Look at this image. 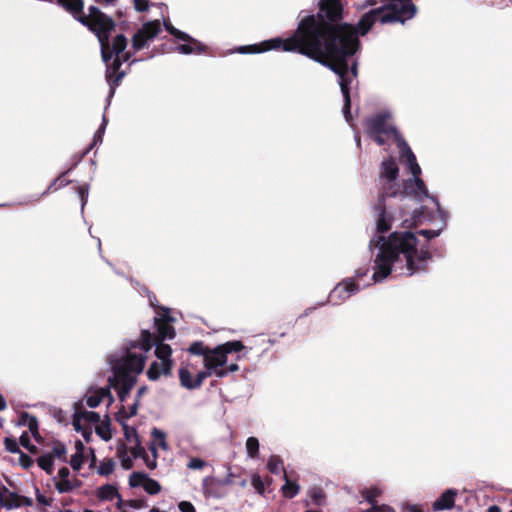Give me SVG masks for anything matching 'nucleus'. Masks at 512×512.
Returning <instances> with one entry per match:
<instances>
[{"label": "nucleus", "instance_id": "obj_1", "mask_svg": "<svg viewBox=\"0 0 512 512\" xmlns=\"http://www.w3.org/2000/svg\"><path fill=\"white\" fill-rule=\"evenodd\" d=\"M416 14L411 0H320L319 13L303 17L294 34L259 44L239 46L240 54H259L282 49L297 52L328 67L338 75L344 98L343 114L347 122L352 119L350 86L357 78V62L349 67L347 58L360 47L358 34L365 35L376 23L401 22Z\"/></svg>", "mask_w": 512, "mask_h": 512}, {"label": "nucleus", "instance_id": "obj_2", "mask_svg": "<svg viewBox=\"0 0 512 512\" xmlns=\"http://www.w3.org/2000/svg\"><path fill=\"white\" fill-rule=\"evenodd\" d=\"M394 221L390 212L382 211L376 223V233L369 242L374 283L384 281L392 273L399 276L424 273L431 259L428 244L421 243L415 233L395 231L387 237L383 235L392 228Z\"/></svg>", "mask_w": 512, "mask_h": 512}, {"label": "nucleus", "instance_id": "obj_3", "mask_svg": "<svg viewBox=\"0 0 512 512\" xmlns=\"http://www.w3.org/2000/svg\"><path fill=\"white\" fill-rule=\"evenodd\" d=\"M77 19L97 35L102 59L107 65L106 77L110 86V98L125 75L124 72H118L120 66L130 59L129 53L125 52L127 39L119 34L113 39L112 44L109 43L108 33L113 29L114 22L95 6H90L89 13L80 15Z\"/></svg>", "mask_w": 512, "mask_h": 512}, {"label": "nucleus", "instance_id": "obj_4", "mask_svg": "<svg viewBox=\"0 0 512 512\" xmlns=\"http://www.w3.org/2000/svg\"><path fill=\"white\" fill-rule=\"evenodd\" d=\"M152 346V335L145 330L142 331L139 341H130L109 355L108 363L113 372V376L108 379L109 386L121 385L118 392L121 401L129 394L136 382V376L142 373Z\"/></svg>", "mask_w": 512, "mask_h": 512}, {"label": "nucleus", "instance_id": "obj_5", "mask_svg": "<svg viewBox=\"0 0 512 512\" xmlns=\"http://www.w3.org/2000/svg\"><path fill=\"white\" fill-rule=\"evenodd\" d=\"M400 161L409 169L412 177L405 180L400 185L401 195H397L400 201H404L407 197H411L418 202L423 201L425 198L431 201L434 195H430L424 181L420 178L421 167L417 163L416 156L407 144L406 141L400 142Z\"/></svg>", "mask_w": 512, "mask_h": 512}, {"label": "nucleus", "instance_id": "obj_6", "mask_svg": "<svg viewBox=\"0 0 512 512\" xmlns=\"http://www.w3.org/2000/svg\"><path fill=\"white\" fill-rule=\"evenodd\" d=\"M245 349L241 341H228L211 348L203 359L205 370L203 372L207 377L216 376L217 378L226 377L224 366L227 364L228 355L232 352H240Z\"/></svg>", "mask_w": 512, "mask_h": 512}, {"label": "nucleus", "instance_id": "obj_7", "mask_svg": "<svg viewBox=\"0 0 512 512\" xmlns=\"http://www.w3.org/2000/svg\"><path fill=\"white\" fill-rule=\"evenodd\" d=\"M392 114L382 111L366 120V132L378 145L382 146L393 139L400 150V142L405 141L391 122Z\"/></svg>", "mask_w": 512, "mask_h": 512}, {"label": "nucleus", "instance_id": "obj_8", "mask_svg": "<svg viewBox=\"0 0 512 512\" xmlns=\"http://www.w3.org/2000/svg\"><path fill=\"white\" fill-rule=\"evenodd\" d=\"M399 167L396 160L392 157L386 158L381 162L379 182L381 184L382 194L380 205L382 211H387V198L401 195L400 184L398 183Z\"/></svg>", "mask_w": 512, "mask_h": 512}, {"label": "nucleus", "instance_id": "obj_9", "mask_svg": "<svg viewBox=\"0 0 512 512\" xmlns=\"http://www.w3.org/2000/svg\"><path fill=\"white\" fill-rule=\"evenodd\" d=\"M368 272L369 268L367 267L357 268L353 277L347 278L337 284L329 294L331 303L338 305L349 299L352 295L358 293L361 288L372 285L374 283L372 279L362 285L360 283L361 280L368 275Z\"/></svg>", "mask_w": 512, "mask_h": 512}, {"label": "nucleus", "instance_id": "obj_10", "mask_svg": "<svg viewBox=\"0 0 512 512\" xmlns=\"http://www.w3.org/2000/svg\"><path fill=\"white\" fill-rule=\"evenodd\" d=\"M165 29L174 37L179 40L188 42V44H182L175 48L180 54L189 55L192 53H202L205 51L206 46L198 40L192 38L189 34L175 28L171 23L164 22Z\"/></svg>", "mask_w": 512, "mask_h": 512}, {"label": "nucleus", "instance_id": "obj_11", "mask_svg": "<svg viewBox=\"0 0 512 512\" xmlns=\"http://www.w3.org/2000/svg\"><path fill=\"white\" fill-rule=\"evenodd\" d=\"M206 378L207 376L203 370L196 371V366L191 363L179 369L180 384L188 390L199 388Z\"/></svg>", "mask_w": 512, "mask_h": 512}, {"label": "nucleus", "instance_id": "obj_12", "mask_svg": "<svg viewBox=\"0 0 512 512\" xmlns=\"http://www.w3.org/2000/svg\"><path fill=\"white\" fill-rule=\"evenodd\" d=\"M161 31L160 22L158 20L145 23L140 30L132 38V46L138 51L144 48L147 43L153 40Z\"/></svg>", "mask_w": 512, "mask_h": 512}, {"label": "nucleus", "instance_id": "obj_13", "mask_svg": "<svg viewBox=\"0 0 512 512\" xmlns=\"http://www.w3.org/2000/svg\"><path fill=\"white\" fill-rule=\"evenodd\" d=\"M431 202L436 206L438 226L434 229H421L418 232V234L425 237L427 241L440 236L442 231L445 229L449 219L448 212L442 208L437 197H432Z\"/></svg>", "mask_w": 512, "mask_h": 512}, {"label": "nucleus", "instance_id": "obj_14", "mask_svg": "<svg viewBox=\"0 0 512 512\" xmlns=\"http://www.w3.org/2000/svg\"><path fill=\"white\" fill-rule=\"evenodd\" d=\"M100 415L94 411H87L82 408V404H75L74 414L72 419V426L74 430H79L82 424L92 426L99 425Z\"/></svg>", "mask_w": 512, "mask_h": 512}, {"label": "nucleus", "instance_id": "obj_15", "mask_svg": "<svg viewBox=\"0 0 512 512\" xmlns=\"http://www.w3.org/2000/svg\"><path fill=\"white\" fill-rule=\"evenodd\" d=\"M423 222L436 223V225L438 226V218L435 205L432 209H429L428 207L425 206H421L418 210H415L413 212L410 219L404 218L401 224L403 226L409 227Z\"/></svg>", "mask_w": 512, "mask_h": 512}, {"label": "nucleus", "instance_id": "obj_16", "mask_svg": "<svg viewBox=\"0 0 512 512\" xmlns=\"http://www.w3.org/2000/svg\"><path fill=\"white\" fill-rule=\"evenodd\" d=\"M85 399L87 406L90 408H95L105 401H107V405L110 406L114 401L110 386L89 389L86 392Z\"/></svg>", "mask_w": 512, "mask_h": 512}, {"label": "nucleus", "instance_id": "obj_17", "mask_svg": "<svg viewBox=\"0 0 512 512\" xmlns=\"http://www.w3.org/2000/svg\"><path fill=\"white\" fill-rule=\"evenodd\" d=\"M458 495L456 489L450 488L445 490L440 497L432 504L433 511L451 510L455 505V498Z\"/></svg>", "mask_w": 512, "mask_h": 512}, {"label": "nucleus", "instance_id": "obj_18", "mask_svg": "<svg viewBox=\"0 0 512 512\" xmlns=\"http://www.w3.org/2000/svg\"><path fill=\"white\" fill-rule=\"evenodd\" d=\"M0 503L7 510L16 509L22 506V496L3 487L0 490Z\"/></svg>", "mask_w": 512, "mask_h": 512}, {"label": "nucleus", "instance_id": "obj_19", "mask_svg": "<svg viewBox=\"0 0 512 512\" xmlns=\"http://www.w3.org/2000/svg\"><path fill=\"white\" fill-rule=\"evenodd\" d=\"M140 481H142L143 488L148 494L155 495L161 491V486L156 480L147 478L140 473H134L131 476V485H138Z\"/></svg>", "mask_w": 512, "mask_h": 512}, {"label": "nucleus", "instance_id": "obj_20", "mask_svg": "<svg viewBox=\"0 0 512 512\" xmlns=\"http://www.w3.org/2000/svg\"><path fill=\"white\" fill-rule=\"evenodd\" d=\"M172 367V363H163L159 360L154 361L147 371V376L150 380L156 381L161 376H168L171 373Z\"/></svg>", "mask_w": 512, "mask_h": 512}, {"label": "nucleus", "instance_id": "obj_21", "mask_svg": "<svg viewBox=\"0 0 512 512\" xmlns=\"http://www.w3.org/2000/svg\"><path fill=\"white\" fill-rule=\"evenodd\" d=\"M163 317L165 318V321H160L155 318L157 332L162 341L165 339H172L175 336L174 328L168 323L173 321V318L168 317L166 314H164Z\"/></svg>", "mask_w": 512, "mask_h": 512}, {"label": "nucleus", "instance_id": "obj_22", "mask_svg": "<svg viewBox=\"0 0 512 512\" xmlns=\"http://www.w3.org/2000/svg\"><path fill=\"white\" fill-rule=\"evenodd\" d=\"M54 481L55 488L60 494L72 492L73 490L77 489L80 486V482L77 479L70 480L55 478Z\"/></svg>", "mask_w": 512, "mask_h": 512}, {"label": "nucleus", "instance_id": "obj_23", "mask_svg": "<svg viewBox=\"0 0 512 512\" xmlns=\"http://www.w3.org/2000/svg\"><path fill=\"white\" fill-rule=\"evenodd\" d=\"M383 494V489L379 486H371L365 488L361 495L363 499L369 503L371 506L377 505V498H379Z\"/></svg>", "mask_w": 512, "mask_h": 512}, {"label": "nucleus", "instance_id": "obj_24", "mask_svg": "<svg viewBox=\"0 0 512 512\" xmlns=\"http://www.w3.org/2000/svg\"><path fill=\"white\" fill-rule=\"evenodd\" d=\"M119 496L117 488L112 484H106L97 489V497L101 501H111Z\"/></svg>", "mask_w": 512, "mask_h": 512}, {"label": "nucleus", "instance_id": "obj_25", "mask_svg": "<svg viewBox=\"0 0 512 512\" xmlns=\"http://www.w3.org/2000/svg\"><path fill=\"white\" fill-rule=\"evenodd\" d=\"M155 355L157 357V360L163 363L169 362L173 364V361L171 359L172 349L168 344H164L162 342L157 343Z\"/></svg>", "mask_w": 512, "mask_h": 512}, {"label": "nucleus", "instance_id": "obj_26", "mask_svg": "<svg viewBox=\"0 0 512 512\" xmlns=\"http://www.w3.org/2000/svg\"><path fill=\"white\" fill-rule=\"evenodd\" d=\"M260 443L258 438L250 436L245 443L246 456L248 459H256L259 456Z\"/></svg>", "mask_w": 512, "mask_h": 512}, {"label": "nucleus", "instance_id": "obj_27", "mask_svg": "<svg viewBox=\"0 0 512 512\" xmlns=\"http://www.w3.org/2000/svg\"><path fill=\"white\" fill-rule=\"evenodd\" d=\"M283 478L285 480V483L281 488L283 495L287 498L295 497L300 491V486L296 482L289 480L285 472Z\"/></svg>", "mask_w": 512, "mask_h": 512}, {"label": "nucleus", "instance_id": "obj_28", "mask_svg": "<svg viewBox=\"0 0 512 512\" xmlns=\"http://www.w3.org/2000/svg\"><path fill=\"white\" fill-rule=\"evenodd\" d=\"M267 469L272 474H276V475H278L282 472H285L284 471V463H283L282 459L275 455L270 456V458L268 459Z\"/></svg>", "mask_w": 512, "mask_h": 512}, {"label": "nucleus", "instance_id": "obj_29", "mask_svg": "<svg viewBox=\"0 0 512 512\" xmlns=\"http://www.w3.org/2000/svg\"><path fill=\"white\" fill-rule=\"evenodd\" d=\"M57 2L74 14L80 13L84 6L82 0H57Z\"/></svg>", "mask_w": 512, "mask_h": 512}, {"label": "nucleus", "instance_id": "obj_30", "mask_svg": "<svg viewBox=\"0 0 512 512\" xmlns=\"http://www.w3.org/2000/svg\"><path fill=\"white\" fill-rule=\"evenodd\" d=\"M106 126H107V119L105 116H103L101 126L94 134L93 141H92L91 145L84 151L83 155H86L98 143H102V139H103V135L105 133Z\"/></svg>", "mask_w": 512, "mask_h": 512}, {"label": "nucleus", "instance_id": "obj_31", "mask_svg": "<svg viewBox=\"0 0 512 512\" xmlns=\"http://www.w3.org/2000/svg\"><path fill=\"white\" fill-rule=\"evenodd\" d=\"M308 495L314 505H322L324 503L325 495L320 487H311L308 490Z\"/></svg>", "mask_w": 512, "mask_h": 512}, {"label": "nucleus", "instance_id": "obj_32", "mask_svg": "<svg viewBox=\"0 0 512 512\" xmlns=\"http://www.w3.org/2000/svg\"><path fill=\"white\" fill-rule=\"evenodd\" d=\"M210 349L211 348L205 346L203 342L196 341L190 345L188 351L193 355L202 356L203 359H205V355L208 353Z\"/></svg>", "mask_w": 512, "mask_h": 512}, {"label": "nucleus", "instance_id": "obj_33", "mask_svg": "<svg viewBox=\"0 0 512 512\" xmlns=\"http://www.w3.org/2000/svg\"><path fill=\"white\" fill-rule=\"evenodd\" d=\"M53 455L45 454L38 458V465L41 469L46 471L48 474L52 473L53 470Z\"/></svg>", "mask_w": 512, "mask_h": 512}, {"label": "nucleus", "instance_id": "obj_34", "mask_svg": "<svg viewBox=\"0 0 512 512\" xmlns=\"http://www.w3.org/2000/svg\"><path fill=\"white\" fill-rule=\"evenodd\" d=\"M114 466L115 462L112 459H106L99 464L97 472L100 475L107 476L113 472Z\"/></svg>", "mask_w": 512, "mask_h": 512}, {"label": "nucleus", "instance_id": "obj_35", "mask_svg": "<svg viewBox=\"0 0 512 512\" xmlns=\"http://www.w3.org/2000/svg\"><path fill=\"white\" fill-rule=\"evenodd\" d=\"M152 435L154 437L155 442L161 449L165 451L168 450V444L166 442L165 433L163 431L159 429H154L152 431Z\"/></svg>", "mask_w": 512, "mask_h": 512}, {"label": "nucleus", "instance_id": "obj_36", "mask_svg": "<svg viewBox=\"0 0 512 512\" xmlns=\"http://www.w3.org/2000/svg\"><path fill=\"white\" fill-rule=\"evenodd\" d=\"M66 454H67V449H66L65 445H63L62 443H57L53 447L51 455H53V458L57 457L61 461L66 462L67 461Z\"/></svg>", "mask_w": 512, "mask_h": 512}, {"label": "nucleus", "instance_id": "obj_37", "mask_svg": "<svg viewBox=\"0 0 512 512\" xmlns=\"http://www.w3.org/2000/svg\"><path fill=\"white\" fill-rule=\"evenodd\" d=\"M83 463H84L83 453L75 452L70 459V465H71L72 469L78 471L79 469H81Z\"/></svg>", "mask_w": 512, "mask_h": 512}, {"label": "nucleus", "instance_id": "obj_38", "mask_svg": "<svg viewBox=\"0 0 512 512\" xmlns=\"http://www.w3.org/2000/svg\"><path fill=\"white\" fill-rule=\"evenodd\" d=\"M362 512H396V510L388 504H377Z\"/></svg>", "mask_w": 512, "mask_h": 512}, {"label": "nucleus", "instance_id": "obj_39", "mask_svg": "<svg viewBox=\"0 0 512 512\" xmlns=\"http://www.w3.org/2000/svg\"><path fill=\"white\" fill-rule=\"evenodd\" d=\"M206 466V462L201 458L194 457L189 460L187 463V468L191 470H201Z\"/></svg>", "mask_w": 512, "mask_h": 512}, {"label": "nucleus", "instance_id": "obj_40", "mask_svg": "<svg viewBox=\"0 0 512 512\" xmlns=\"http://www.w3.org/2000/svg\"><path fill=\"white\" fill-rule=\"evenodd\" d=\"M150 450L153 454L152 459H150L148 456L144 457V461L150 469H154L156 467V458H157V449L155 444L151 445Z\"/></svg>", "mask_w": 512, "mask_h": 512}, {"label": "nucleus", "instance_id": "obj_41", "mask_svg": "<svg viewBox=\"0 0 512 512\" xmlns=\"http://www.w3.org/2000/svg\"><path fill=\"white\" fill-rule=\"evenodd\" d=\"M95 432L105 441H108L111 438L110 431L106 425H97L95 427Z\"/></svg>", "mask_w": 512, "mask_h": 512}, {"label": "nucleus", "instance_id": "obj_42", "mask_svg": "<svg viewBox=\"0 0 512 512\" xmlns=\"http://www.w3.org/2000/svg\"><path fill=\"white\" fill-rule=\"evenodd\" d=\"M20 443L23 447H25L27 450H29L30 452H36V447L34 445L31 444L30 442V438H29V435L27 432H24L21 436H20Z\"/></svg>", "mask_w": 512, "mask_h": 512}, {"label": "nucleus", "instance_id": "obj_43", "mask_svg": "<svg viewBox=\"0 0 512 512\" xmlns=\"http://www.w3.org/2000/svg\"><path fill=\"white\" fill-rule=\"evenodd\" d=\"M400 512H423V510L418 504L402 503Z\"/></svg>", "mask_w": 512, "mask_h": 512}, {"label": "nucleus", "instance_id": "obj_44", "mask_svg": "<svg viewBox=\"0 0 512 512\" xmlns=\"http://www.w3.org/2000/svg\"><path fill=\"white\" fill-rule=\"evenodd\" d=\"M88 193H89V187L87 185H83V186L79 187L78 195H79V198L81 201V209L82 210L84 209V206L87 202Z\"/></svg>", "mask_w": 512, "mask_h": 512}, {"label": "nucleus", "instance_id": "obj_45", "mask_svg": "<svg viewBox=\"0 0 512 512\" xmlns=\"http://www.w3.org/2000/svg\"><path fill=\"white\" fill-rule=\"evenodd\" d=\"M120 461L124 469L128 470L132 468V460L126 452L120 453Z\"/></svg>", "mask_w": 512, "mask_h": 512}, {"label": "nucleus", "instance_id": "obj_46", "mask_svg": "<svg viewBox=\"0 0 512 512\" xmlns=\"http://www.w3.org/2000/svg\"><path fill=\"white\" fill-rule=\"evenodd\" d=\"M77 432H80L85 439V441L89 442L92 438V428L91 426L82 424L81 429L76 430Z\"/></svg>", "mask_w": 512, "mask_h": 512}, {"label": "nucleus", "instance_id": "obj_47", "mask_svg": "<svg viewBox=\"0 0 512 512\" xmlns=\"http://www.w3.org/2000/svg\"><path fill=\"white\" fill-rule=\"evenodd\" d=\"M180 512H196L194 505L189 501H181L178 504Z\"/></svg>", "mask_w": 512, "mask_h": 512}, {"label": "nucleus", "instance_id": "obj_48", "mask_svg": "<svg viewBox=\"0 0 512 512\" xmlns=\"http://www.w3.org/2000/svg\"><path fill=\"white\" fill-rule=\"evenodd\" d=\"M134 7L138 12L147 11L149 8V0H133Z\"/></svg>", "mask_w": 512, "mask_h": 512}, {"label": "nucleus", "instance_id": "obj_49", "mask_svg": "<svg viewBox=\"0 0 512 512\" xmlns=\"http://www.w3.org/2000/svg\"><path fill=\"white\" fill-rule=\"evenodd\" d=\"M5 446H6V449L11 453H16L19 450L17 442L13 439L6 438Z\"/></svg>", "mask_w": 512, "mask_h": 512}, {"label": "nucleus", "instance_id": "obj_50", "mask_svg": "<svg viewBox=\"0 0 512 512\" xmlns=\"http://www.w3.org/2000/svg\"><path fill=\"white\" fill-rule=\"evenodd\" d=\"M27 425H28L29 431L32 433V435L36 436V434H37V427H38V423H37L36 418L35 417H29Z\"/></svg>", "mask_w": 512, "mask_h": 512}, {"label": "nucleus", "instance_id": "obj_51", "mask_svg": "<svg viewBox=\"0 0 512 512\" xmlns=\"http://www.w3.org/2000/svg\"><path fill=\"white\" fill-rule=\"evenodd\" d=\"M127 506L137 510L147 507L146 503L142 500H131L127 503Z\"/></svg>", "mask_w": 512, "mask_h": 512}, {"label": "nucleus", "instance_id": "obj_52", "mask_svg": "<svg viewBox=\"0 0 512 512\" xmlns=\"http://www.w3.org/2000/svg\"><path fill=\"white\" fill-rule=\"evenodd\" d=\"M252 484L255 487V489L259 492H262L263 490V482L259 475H254L252 477Z\"/></svg>", "mask_w": 512, "mask_h": 512}, {"label": "nucleus", "instance_id": "obj_53", "mask_svg": "<svg viewBox=\"0 0 512 512\" xmlns=\"http://www.w3.org/2000/svg\"><path fill=\"white\" fill-rule=\"evenodd\" d=\"M36 500L38 501V503H40L42 505H45V506L51 505V500L47 499L44 495L39 493L38 490H37Z\"/></svg>", "mask_w": 512, "mask_h": 512}, {"label": "nucleus", "instance_id": "obj_54", "mask_svg": "<svg viewBox=\"0 0 512 512\" xmlns=\"http://www.w3.org/2000/svg\"><path fill=\"white\" fill-rule=\"evenodd\" d=\"M57 182H60V187H64V186H66V185L68 184V182H67V181H61V180H60V178H57V179H55V180L50 184V186L48 187V189H47L46 191H44V192L42 193V195H41V196H44V195L48 194V193H49V191H50V190H51V189L56 185V183H57Z\"/></svg>", "mask_w": 512, "mask_h": 512}, {"label": "nucleus", "instance_id": "obj_55", "mask_svg": "<svg viewBox=\"0 0 512 512\" xmlns=\"http://www.w3.org/2000/svg\"><path fill=\"white\" fill-rule=\"evenodd\" d=\"M20 463L24 468H28L32 464V460L27 455L22 454L20 456Z\"/></svg>", "mask_w": 512, "mask_h": 512}, {"label": "nucleus", "instance_id": "obj_56", "mask_svg": "<svg viewBox=\"0 0 512 512\" xmlns=\"http://www.w3.org/2000/svg\"><path fill=\"white\" fill-rule=\"evenodd\" d=\"M70 470L67 467H62L58 472L57 479H69Z\"/></svg>", "mask_w": 512, "mask_h": 512}, {"label": "nucleus", "instance_id": "obj_57", "mask_svg": "<svg viewBox=\"0 0 512 512\" xmlns=\"http://www.w3.org/2000/svg\"><path fill=\"white\" fill-rule=\"evenodd\" d=\"M239 370V365L237 363H231L228 367L224 366V371L226 372V376L230 373L237 372Z\"/></svg>", "mask_w": 512, "mask_h": 512}, {"label": "nucleus", "instance_id": "obj_58", "mask_svg": "<svg viewBox=\"0 0 512 512\" xmlns=\"http://www.w3.org/2000/svg\"><path fill=\"white\" fill-rule=\"evenodd\" d=\"M212 481H213V478H211V477H205L203 479L202 485H203L204 493L210 494V492L208 491V484L211 483Z\"/></svg>", "mask_w": 512, "mask_h": 512}, {"label": "nucleus", "instance_id": "obj_59", "mask_svg": "<svg viewBox=\"0 0 512 512\" xmlns=\"http://www.w3.org/2000/svg\"><path fill=\"white\" fill-rule=\"evenodd\" d=\"M115 499H117V503H116L117 509H119L120 511L124 510L123 507L127 506V503L123 502L120 495L118 497H115Z\"/></svg>", "mask_w": 512, "mask_h": 512}, {"label": "nucleus", "instance_id": "obj_60", "mask_svg": "<svg viewBox=\"0 0 512 512\" xmlns=\"http://www.w3.org/2000/svg\"><path fill=\"white\" fill-rule=\"evenodd\" d=\"M74 447H75V452L83 453L84 445L81 441H79V440L76 441Z\"/></svg>", "mask_w": 512, "mask_h": 512}, {"label": "nucleus", "instance_id": "obj_61", "mask_svg": "<svg viewBox=\"0 0 512 512\" xmlns=\"http://www.w3.org/2000/svg\"><path fill=\"white\" fill-rule=\"evenodd\" d=\"M137 407H138V401H136L131 407H130V410H129V413H128V416L129 417H132L134 415H136L137 413Z\"/></svg>", "mask_w": 512, "mask_h": 512}, {"label": "nucleus", "instance_id": "obj_62", "mask_svg": "<svg viewBox=\"0 0 512 512\" xmlns=\"http://www.w3.org/2000/svg\"><path fill=\"white\" fill-rule=\"evenodd\" d=\"M22 505L31 506L32 505V500L30 498H28V497L22 496Z\"/></svg>", "mask_w": 512, "mask_h": 512}, {"label": "nucleus", "instance_id": "obj_63", "mask_svg": "<svg viewBox=\"0 0 512 512\" xmlns=\"http://www.w3.org/2000/svg\"><path fill=\"white\" fill-rule=\"evenodd\" d=\"M7 404L3 396L0 394V411L6 408Z\"/></svg>", "mask_w": 512, "mask_h": 512}, {"label": "nucleus", "instance_id": "obj_64", "mask_svg": "<svg viewBox=\"0 0 512 512\" xmlns=\"http://www.w3.org/2000/svg\"><path fill=\"white\" fill-rule=\"evenodd\" d=\"M487 512H501V509L496 505H492L487 509Z\"/></svg>", "mask_w": 512, "mask_h": 512}]
</instances>
